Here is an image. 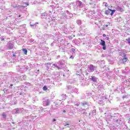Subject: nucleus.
Instances as JSON below:
<instances>
[{
	"instance_id": "39448f33",
	"label": "nucleus",
	"mask_w": 130,
	"mask_h": 130,
	"mask_svg": "<svg viewBox=\"0 0 130 130\" xmlns=\"http://www.w3.org/2000/svg\"><path fill=\"white\" fill-rule=\"evenodd\" d=\"M89 69L90 71H91V72H94V71H95V70L94 69V66L93 65H90L89 67Z\"/></svg>"
},
{
	"instance_id": "7c9ffc66",
	"label": "nucleus",
	"mask_w": 130,
	"mask_h": 130,
	"mask_svg": "<svg viewBox=\"0 0 130 130\" xmlns=\"http://www.w3.org/2000/svg\"><path fill=\"white\" fill-rule=\"evenodd\" d=\"M38 72H39V70H38Z\"/></svg>"
},
{
	"instance_id": "f03ea898",
	"label": "nucleus",
	"mask_w": 130,
	"mask_h": 130,
	"mask_svg": "<svg viewBox=\"0 0 130 130\" xmlns=\"http://www.w3.org/2000/svg\"><path fill=\"white\" fill-rule=\"evenodd\" d=\"M60 98L62 101H63L66 100V99H67V95L62 94Z\"/></svg>"
},
{
	"instance_id": "ddd939ff",
	"label": "nucleus",
	"mask_w": 130,
	"mask_h": 130,
	"mask_svg": "<svg viewBox=\"0 0 130 130\" xmlns=\"http://www.w3.org/2000/svg\"><path fill=\"white\" fill-rule=\"evenodd\" d=\"M2 116L4 118H6V117H7V115H6V114L3 113L2 114Z\"/></svg>"
},
{
	"instance_id": "1a4fd4ad",
	"label": "nucleus",
	"mask_w": 130,
	"mask_h": 130,
	"mask_svg": "<svg viewBox=\"0 0 130 130\" xmlns=\"http://www.w3.org/2000/svg\"><path fill=\"white\" fill-rule=\"evenodd\" d=\"M43 90L44 91H47V87L46 86V85H45L43 87Z\"/></svg>"
},
{
	"instance_id": "a211bd4d",
	"label": "nucleus",
	"mask_w": 130,
	"mask_h": 130,
	"mask_svg": "<svg viewBox=\"0 0 130 130\" xmlns=\"http://www.w3.org/2000/svg\"><path fill=\"white\" fill-rule=\"evenodd\" d=\"M21 7L20 6H14V8H15V9H16V8H19V7Z\"/></svg>"
},
{
	"instance_id": "a878e982",
	"label": "nucleus",
	"mask_w": 130,
	"mask_h": 130,
	"mask_svg": "<svg viewBox=\"0 0 130 130\" xmlns=\"http://www.w3.org/2000/svg\"><path fill=\"white\" fill-rule=\"evenodd\" d=\"M20 17H21V15H18V18H20Z\"/></svg>"
},
{
	"instance_id": "aec40b11",
	"label": "nucleus",
	"mask_w": 130,
	"mask_h": 130,
	"mask_svg": "<svg viewBox=\"0 0 130 130\" xmlns=\"http://www.w3.org/2000/svg\"><path fill=\"white\" fill-rule=\"evenodd\" d=\"M67 125H70V124L67 123L64 125V126H67Z\"/></svg>"
},
{
	"instance_id": "b1692460",
	"label": "nucleus",
	"mask_w": 130,
	"mask_h": 130,
	"mask_svg": "<svg viewBox=\"0 0 130 130\" xmlns=\"http://www.w3.org/2000/svg\"><path fill=\"white\" fill-rule=\"evenodd\" d=\"M70 58H74V57H73V55H72V56L70 57Z\"/></svg>"
},
{
	"instance_id": "7ed1b4c3",
	"label": "nucleus",
	"mask_w": 130,
	"mask_h": 130,
	"mask_svg": "<svg viewBox=\"0 0 130 130\" xmlns=\"http://www.w3.org/2000/svg\"><path fill=\"white\" fill-rule=\"evenodd\" d=\"M127 60H128V58H127V57H126V55H124L122 59L123 62H125L127 61Z\"/></svg>"
},
{
	"instance_id": "c85d7f7f",
	"label": "nucleus",
	"mask_w": 130,
	"mask_h": 130,
	"mask_svg": "<svg viewBox=\"0 0 130 130\" xmlns=\"http://www.w3.org/2000/svg\"><path fill=\"white\" fill-rule=\"evenodd\" d=\"M11 87L13 86V84H10Z\"/></svg>"
},
{
	"instance_id": "cd10ccee",
	"label": "nucleus",
	"mask_w": 130,
	"mask_h": 130,
	"mask_svg": "<svg viewBox=\"0 0 130 130\" xmlns=\"http://www.w3.org/2000/svg\"><path fill=\"white\" fill-rule=\"evenodd\" d=\"M109 39V37H107V40H108Z\"/></svg>"
},
{
	"instance_id": "4be33fe9",
	"label": "nucleus",
	"mask_w": 130,
	"mask_h": 130,
	"mask_svg": "<svg viewBox=\"0 0 130 130\" xmlns=\"http://www.w3.org/2000/svg\"><path fill=\"white\" fill-rule=\"evenodd\" d=\"M25 4L26 5V6H29V3H25Z\"/></svg>"
},
{
	"instance_id": "9d476101",
	"label": "nucleus",
	"mask_w": 130,
	"mask_h": 130,
	"mask_svg": "<svg viewBox=\"0 0 130 130\" xmlns=\"http://www.w3.org/2000/svg\"><path fill=\"white\" fill-rule=\"evenodd\" d=\"M126 41H127L128 44H129V45H130V38L126 39Z\"/></svg>"
},
{
	"instance_id": "9b49d317",
	"label": "nucleus",
	"mask_w": 130,
	"mask_h": 130,
	"mask_svg": "<svg viewBox=\"0 0 130 130\" xmlns=\"http://www.w3.org/2000/svg\"><path fill=\"white\" fill-rule=\"evenodd\" d=\"M118 11H119V12H122V8L120 7H118L117 8Z\"/></svg>"
},
{
	"instance_id": "20e7f679",
	"label": "nucleus",
	"mask_w": 130,
	"mask_h": 130,
	"mask_svg": "<svg viewBox=\"0 0 130 130\" xmlns=\"http://www.w3.org/2000/svg\"><path fill=\"white\" fill-rule=\"evenodd\" d=\"M110 12H111V9H108V10L105 11V15H109V14H110Z\"/></svg>"
},
{
	"instance_id": "f8f14e48",
	"label": "nucleus",
	"mask_w": 130,
	"mask_h": 130,
	"mask_svg": "<svg viewBox=\"0 0 130 130\" xmlns=\"http://www.w3.org/2000/svg\"><path fill=\"white\" fill-rule=\"evenodd\" d=\"M19 112L20 110H19V109H16L15 113H19Z\"/></svg>"
},
{
	"instance_id": "dca6fc26",
	"label": "nucleus",
	"mask_w": 130,
	"mask_h": 130,
	"mask_svg": "<svg viewBox=\"0 0 130 130\" xmlns=\"http://www.w3.org/2000/svg\"><path fill=\"white\" fill-rule=\"evenodd\" d=\"M107 24H106V25H105L106 27H108V25H110V22H107Z\"/></svg>"
},
{
	"instance_id": "f257e3e1",
	"label": "nucleus",
	"mask_w": 130,
	"mask_h": 130,
	"mask_svg": "<svg viewBox=\"0 0 130 130\" xmlns=\"http://www.w3.org/2000/svg\"><path fill=\"white\" fill-rule=\"evenodd\" d=\"M100 45L103 46V50H106V44H105V41L103 40H101Z\"/></svg>"
},
{
	"instance_id": "f3484780",
	"label": "nucleus",
	"mask_w": 130,
	"mask_h": 130,
	"mask_svg": "<svg viewBox=\"0 0 130 130\" xmlns=\"http://www.w3.org/2000/svg\"><path fill=\"white\" fill-rule=\"evenodd\" d=\"M49 105V102L47 101L46 103V106H48Z\"/></svg>"
},
{
	"instance_id": "473e14b6",
	"label": "nucleus",
	"mask_w": 130,
	"mask_h": 130,
	"mask_svg": "<svg viewBox=\"0 0 130 130\" xmlns=\"http://www.w3.org/2000/svg\"><path fill=\"white\" fill-rule=\"evenodd\" d=\"M123 98H124V96H123Z\"/></svg>"
},
{
	"instance_id": "6e6552de",
	"label": "nucleus",
	"mask_w": 130,
	"mask_h": 130,
	"mask_svg": "<svg viewBox=\"0 0 130 130\" xmlns=\"http://www.w3.org/2000/svg\"><path fill=\"white\" fill-rule=\"evenodd\" d=\"M22 50L23 51H24V54H25V55H27V52H28V51H27V49H23Z\"/></svg>"
},
{
	"instance_id": "4468645a",
	"label": "nucleus",
	"mask_w": 130,
	"mask_h": 130,
	"mask_svg": "<svg viewBox=\"0 0 130 130\" xmlns=\"http://www.w3.org/2000/svg\"><path fill=\"white\" fill-rule=\"evenodd\" d=\"M71 50L73 52H76V49L75 48H72Z\"/></svg>"
},
{
	"instance_id": "2eb2a0df",
	"label": "nucleus",
	"mask_w": 130,
	"mask_h": 130,
	"mask_svg": "<svg viewBox=\"0 0 130 130\" xmlns=\"http://www.w3.org/2000/svg\"><path fill=\"white\" fill-rule=\"evenodd\" d=\"M79 7H81V6H82V2H81V1L79 2Z\"/></svg>"
},
{
	"instance_id": "423d86ee",
	"label": "nucleus",
	"mask_w": 130,
	"mask_h": 130,
	"mask_svg": "<svg viewBox=\"0 0 130 130\" xmlns=\"http://www.w3.org/2000/svg\"><path fill=\"white\" fill-rule=\"evenodd\" d=\"M90 80L92 81V82H96V78L94 76H91Z\"/></svg>"
},
{
	"instance_id": "2f4dec72",
	"label": "nucleus",
	"mask_w": 130,
	"mask_h": 130,
	"mask_svg": "<svg viewBox=\"0 0 130 130\" xmlns=\"http://www.w3.org/2000/svg\"><path fill=\"white\" fill-rule=\"evenodd\" d=\"M76 106H79V105H77Z\"/></svg>"
},
{
	"instance_id": "393cba45",
	"label": "nucleus",
	"mask_w": 130,
	"mask_h": 130,
	"mask_svg": "<svg viewBox=\"0 0 130 130\" xmlns=\"http://www.w3.org/2000/svg\"><path fill=\"white\" fill-rule=\"evenodd\" d=\"M63 113H66V110H63Z\"/></svg>"
},
{
	"instance_id": "bb28decb",
	"label": "nucleus",
	"mask_w": 130,
	"mask_h": 130,
	"mask_svg": "<svg viewBox=\"0 0 130 130\" xmlns=\"http://www.w3.org/2000/svg\"><path fill=\"white\" fill-rule=\"evenodd\" d=\"M31 27L34 26V24H30Z\"/></svg>"
},
{
	"instance_id": "412c9836",
	"label": "nucleus",
	"mask_w": 130,
	"mask_h": 130,
	"mask_svg": "<svg viewBox=\"0 0 130 130\" xmlns=\"http://www.w3.org/2000/svg\"><path fill=\"white\" fill-rule=\"evenodd\" d=\"M53 121H56V119H55V118L53 119Z\"/></svg>"
},
{
	"instance_id": "c756f323",
	"label": "nucleus",
	"mask_w": 130,
	"mask_h": 130,
	"mask_svg": "<svg viewBox=\"0 0 130 130\" xmlns=\"http://www.w3.org/2000/svg\"><path fill=\"white\" fill-rule=\"evenodd\" d=\"M53 66H55V64H53Z\"/></svg>"
},
{
	"instance_id": "0eeeda50",
	"label": "nucleus",
	"mask_w": 130,
	"mask_h": 130,
	"mask_svg": "<svg viewBox=\"0 0 130 130\" xmlns=\"http://www.w3.org/2000/svg\"><path fill=\"white\" fill-rule=\"evenodd\" d=\"M115 10H111V13H110V15L111 16H113V14H114L115 12Z\"/></svg>"
},
{
	"instance_id": "5701e85b",
	"label": "nucleus",
	"mask_w": 130,
	"mask_h": 130,
	"mask_svg": "<svg viewBox=\"0 0 130 130\" xmlns=\"http://www.w3.org/2000/svg\"><path fill=\"white\" fill-rule=\"evenodd\" d=\"M1 40L2 41H5V39H4V38L1 39Z\"/></svg>"
},
{
	"instance_id": "6ab92c4d",
	"label": "nucleus",
	"mask_w": 130,
	"mask_h": 130,
	"mask_svg": "<svg viewBox=\"0 0 130 130\" xmlns=\"http://www.w3.org/2000/svg\"><path fill=\"white\" fill-rule=\"evenodd\" d=\"M103 37H106V35L105 34H104L103 35Z\"/></svg>"
}]
</instances>
